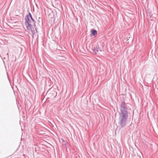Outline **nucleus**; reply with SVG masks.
<instances>
[{
  "mask_svg": "<svg viewBox=\"0 0 158 158\" xmlns=\"http://www.w3.org/2000/svg\"><path fill=\"white\" fill-rule=\"evenodd\" d=\"M25 25L26 28L29 31L32 32L33 27L35 26V23L34 20L32 18L31 15L27 16L25 18Z\"/></svg>",
  "mask_w": 158,
  "mask_h": 158,
  "instance_id": "1",
  "label": "nucleus"
},
{
  "mask_svg": "<svg viewBox=\"0 0 158 158\" xmlns=\"http://www.w3.org/2000/svg\"><path fill=\"white\" fill-rule=\"evenodd\" d=\"M127 112L126 110L123 111L121 110V113L120 114V119L121 120V123L123 124L126 122L127 117Z\"/></svg>",
  "mask_w": 158,
  "mask_h": 158,
  "instance_id": "2",
  "label": "nucleus"
},
{
  "mask_svg": "<svg viewBox=\"0 0 158 158\" xmlns=\"http://www.w3.org/2000/svg\"><path fill=\"white\" fill-rule=\"evenodd\" d=\"M98 51L96 49H94L92 53L94 55H96L97 54V53L98 52Z\"/></svg>",
  "mask_w": 158,
  "mask_h": 158,
  "instance_id": "4",
  "label": "nucleus"
},
{
  "mask_svg": "<svg viewBox=\"0 0 158 158\" xmlns=\"http://www.w3.org/2000/svg\"><path fill=\"white\" fill-rule=\"evenodd\" d=\"M92 34L94 35H96L97 34V31L96 30H93L91 32Z\"/></svg>",
  "mask_w": 158,
  "mask_h": 158,
  "instance_id": "3",
  "label": "nucleus"
}]
</instances>
